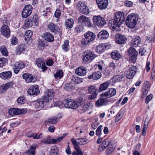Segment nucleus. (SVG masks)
<instances>
[{
  "instance_id": "37998d69",
  "label": "nucleus",
  "mask_w": 155,
  "mask_h": 155,
  "mask_svg": "<svg viewBox=\"0 0 155 155\" xmlns=\"http://www.w3.org/2000/svg\"><path fill=\"white\" fill-rule=\"evenodd\" d=\"M114 148L111 144H109L108 147H107V149L105 153L107 155H109L114 150Z\"/></svg>"
},
{
  "instance_id": "20e7f679",
  "label": "nucleus",
  "mask_w": 155,
  "mask_h": 155,
  "mask_svg": "<svg viewBox=\"0 0 155 155\" xmlns=\"http://www.w3.org/2000/svg\"><path fill=\"white\" fill-rule=\"evenodd\" d=\"M96 57V55L93 51L87 50L85 51L84 52L83 60V61L85 62H90Z\"/></svg>"
},
{
  "instance_id": "9d476101",
  "label": "nucleus",
  "mask_w": 155,
  "mask_h": 155,
  "mask_svg": "<svg viewBox=\"0 0 155 155\" xmlns=\"http://www.w3.org/2000/svg\"><path fill=\"white\" fill-rule=\"evenodd\" d=\"M27 112L26 109H19L16 108H12L8 110V113L10 115L12 116L14 115L24 114Z\"/></svg>"
},
{
  "instance_id": "4468645a",
  "label": "nucleus",
  "mask_w": 155,
  "mask_h": 155,
  "mask_svg": "<svg viewBox=\"0 0 155 155\" xmlns=\"http://www.w3.org/2000/svg\"><path fill=\"white\" fill-rule=\"evenodd\" d=\"M27 92L28 94L31 95H37L40 93L39 87L38 85H35L31 86L28 90Z\"/></svg>"
},
{
  "instance_id": "7ed1b4c3",
  "label": "nucleus",
  "mask_w": 155,
  "mask_h": 155,
  "mask_svg": "<svg viewBox=\"0 0 155 155\" xmlns=\"http://www.w3.org/2000/svg\"><path fill=\"white\" fill-rule=\"evenodd\" d=\"M138 17V15L136 13H132L129 14L126 20V25L130 28H134L137 24Z\"/></svg>"
},
{
  "instance_id": "49530a36",
  "label": "nucleus",
  "mask_w": 155,
  "mask_h": 155,
  "mask_svg": "<svg viewBox=\"0 0 155 155\" xmlns=\"http://www.w3.org/2000/svg\"><path fill=\"white\" fill-rule=\"evenodd\" d=\"M61 10L60 9H57L54 12V16L57 19V21H58L60 19V17L61 16Z\"/></svg>"
},
{
  "instance_id": "8fccbe9b",
  "label": "nucleus",
  "mask_w": 155,
  "mask_h": 155,
  "mask_svg": "<svg viewBox=\"0 0 155 155\" xmlns=\"http://www.w3.org/2000/svg\"><path fill=\"white\" fill-rule=\"evenodd\" d=\"M102 126L100 125L96 130L95 134L98 136H100L102 134L101 131L102 130Z\"/></svg>"
},
{
  "instance_id": "a211bd4d",
  "label": "nucleus",
  "mask_w": 155,
  "mask_h": 155,
  "mask_svg": "<svg viewBox=\"0 0 155 155\" xmlns=\"http://www.w3.org/2000/svg\"><path fill=\"white\" fill-rule=\"evenodd\" d=\"M116 42L119 44H124L127 41V38L124 35L117 34L115 35Z\"/></svg>"
},
{
  "instance_id": "423d86ee",
  "label": "nucleus",
  "mask_w": 155,
  "mask_h": 155,
  "mask_svg": "<svg viewBox=\"0 0 155 155\" xmlns=\"http://www.w3.org/2000/svg\"><path fill=\"white\" fill-rule=\"evenodd\" d=\"M48 102V99L43 96L35 101V107L37 109L44 108Z\"/></svg>"
},
{
  "instance_id": "052dcab7",
  "label": "nucleus",
  "mask_w": 155,
  "mask_h": 155,
  "mask_svg": "<svg viewBox=\"0 0 155 155\" xmlns=\"http://www.w3.org/2000/svg\"><path fill=\"white\" fill-rule=\"evenodd\" d=\"M83 27L82 26L77 25L75 27V31L77 33L80 32L83 30Z\"/></svg>"
},
{
  "instance_id": "13d9d810",
  "label": "nucleus",
  "mask_w": 155,
  "mask_h": 155,
  "mask_svg": "<svg viewBox=\"0 0 155 155\" xmlns=\"http://www.w3.org/2000/svg\"><path fill=\"white\" fill-rule=\"evenodd\" d=\"M50 153L58 154L57 147L56 146L52 147L50 151Z\"/></svg>"
},
{
  "instance_id": "72a5a7b5",
  "label": "nucleus",
  "mask_w": 155,
  "mask_h": 155,
  "mask_svg": "<svg viewBox=\"0 0 155 155\" xmlns=\"http://www.w3.org/2000/svg\"><path fill=\"white\" fill-rule=\"evenodd\" d=\"M107 46L104 44H101L97 45L96 47V52L101 54L106 49Z\"/></svg>"
},
{
  "instance_id": "7c9ffc66",
  "label": "nucleus",
  "mask_w": 155,
  "mask_h": 155,
  "mask_svg": "<svg viewBox=\"0 0 155 155\" xmlns=\"http://www.w3.org/2000/svg\"><path fill=\"white\" fill-rule=\"evenodd\" d=\"M32 32L31 30H28L25 32V38L26 42L28 43L30 40L32 39Z\"/></svg>"
},
{
  "instance_id": "5fc2aeb1",
  "label": "nucleus",
  "mask_w": 155,
  "mask_h": 155,
  "mask_svg": "<svg viewBox=\"0 0 155 155\" xmlns=\"http://www.w3.org/2000/svg\"><path fill=\"white\" fill-rule=\"evenodd\" d=\"M146 120L145 121V123L143 126V130H142V135L143 136H145L146 134L145 132L146 130L148 127V122H147V124H146Z\"/></svg>"
},
{
  "instance_id": "4be33fe9",
  "label": "nucleus",
  "mask_w": 155,
  "mask_h": 155,
  "mask_svg": "<svg viewBox=\"0 0 155 155\" xmlns=\"http://www.w3.org/2000/svg\"><path fill=\"white\" fill-rule=\"evenodd\" d=\"M87 72V69L84 67H78L75 70L76 74L79 76H84Z\"/></svg>"
},
{
  "instance_id": "5701e85b",
  "label": "nucleus",
  "mask_w": 155,
  "mask_h": 155,
  "mask_svg": "<svg viewBox=\"0 0 155 155\" xmlns=\"http://www.w3.org/2000/svg\"><path fill=\"white\" fill-rule=\"evenodd\" d=\"M95 103V105L98 107H100L102 106L106 105L108 104V101L107 99L101 97Z\"/></svg>"
},
{
  "instance_id": "680f3d73",
  "label": "nucleus",
  "mask_w": 155,
  "mask_h": 155,
  "mask_svg": "<svg viewBox=\"0 0 155 155\" xmlns=\"http://www.w3.org/2000/svg\"><path fill=\"white\" fill-rule=\"evenodd\" d=\"M34 139H39L42 137V133H38L37 134L34 133Z\"/></svg>"
},
{
  "instance_id": "1a4fd4ad",
  "label": "nucleus",
  "mask_w": 155,
  "mask_h": 155,
  "mask_svg": "<svg viewBox=\"0 0 155 155\" xmlns=\"http://www.w3.org/2000/svg\"><path fill=\"white\" fill-rule=\"evenodd\" d=\"M64 105L66 108L75 109L78 107V103L70 99L64 101Z\"/></svg>"
},
{
  "instance_id": "f03ea898",
  "label": "nucleus",
  "mask_w": 155,
  "mask_h": 155,
  "mask_svg": "<svg viewBox=\"0 0 155 155\" xmlns=\"http://www.w3.org/2000/svg\"><path fill=\"white\" fill-rule=\"evenodd\" d=\"M71 141L76 151H74L72 152V155H83V152L79 147V145H83L87 144L88 143L87 139L85 138H78L75 140L72 138Z\"/></svg>"
},
{
  "instance_id": "0e129e2a",
  "label": "nucleus",
  "mask_w": 155,
  "mask_h": 155,
  "mask_svg": "<svg viewBox=\"0 0 155 155\" xmlns=\"http://www.w3.org/2000/svg\"><path fill=\"white\" fill-rule=\"evenodd\" d=\"M153 95L150 94L148 95L146 97L145 102L146 104H148L151 101L153 98Z\"/></svg>"
},
{
  "instance_id": "f3484780",
  "label": "nucleus",
  "mask_w": 155,
  "mask_h": 155,
  "mask_svg": "<svg viewBox=\"0 0 155 155\" xmlns=\"http://www.w3.org/2000/svg\"><path fill=\"white\" fill-rule=\"evenodd\" d=\"M116 90L115 88H111L108 91L102 93L101 95V97H105L107 98H109L114 95L116 94Z\"/></svg>"
},
{
  "instance_id": "338daca9",
  "label": "nucleus",
  "mask_w": 155,
  "mask_h": 155,
  "mask_svg": "<svg viewBox=\"0 0 155 155\" xmlns=\"http://www.w3.org/2000/svg\"><path fill=\"white\" fill-rule=\"evenodd\" d=\"M5 85L8 89V88H11L13 86V83L12 82H10L6 83Z\"/></svg>"
},
{
  "instance_id": "4c0bfd02",
  "label": "nucleus",
  "mask_w": 155,
  "mask_h": 155,
  "mask_svg": "<svg viewBox=\"0 0 155 155\" xmlns=\"http://www.w3.org/2000/svg\"><path fill=\"white\" fill-rule=\"evenodd\" d=\"M69 41V40H66L64 41V44L62 46V48L65 51H67L70 50Z\"/></svg>"
},
{
  "instance_id": "4d7b16f0",
  "label": "nucleus",
  "mask_w": 155,
  "mask_h": 155,
  "mask_svg": "<svg viewBox=\"0 0 155 155\" xmlns=\"http://www.w3.org/2000/svg\"><path fill=\"white\" fill-rule=\"evenodd\" d=\"M72 84L71 83H67L65 84L64 87V88L66 91H69L71 89H73L74 87L72 86Z\"/></svg>"
},
{
  "instance_id": "a878e982",
  "label": "nucleus",
  "mask_w": 155,
  "mask_h": 155,
  "mask_svg": "<svg viewBox=\"0 0 155 155\" xmlns=\"http://www.w3.org/2000/svg\"><path fill=\"white\" fill-rule=\"evenodd\" d=\"M27 46L24 44H20L18 46L15 50L16 55H20L22 52L25 51Z\"/></svg>"
},
{
  "instance_id": "3c124183",
  "label": "nucleus",
  "mask_w": 155,
  "mask_h": 155,
  "mask_svg": "<svg viewBox=\"0 0 155 155\" xmlns=\"http://www.w3.org/2000/svg\"><path fill=\"white\" fill-rule=\"evenodd\" d=\"M91 42L86 38H83L81 40V43L84 46H86L89 45Z\"/></svg>"
},
{
  "instance_id": "bb28decb",
  "label": "nucleus",
  "mask_w": 155,
  "mask_h": 155,
  "mask_svg": "<svg viewBox=\"0 0 155 155\" xmlns=\"http://www.w3.org/2000/svg\"><path fill=\"white\" fill-rule=\"evenodd\" d=\"M54 96V92L53 90H49L46 92L45 95L43 96L45 99H48V101L49 100L53 98Z\"/></svg>"
},
{
  "instance_id": "58836bf2",
  "label": "nucleus",
  "mask_w": 155,
  "mask_h": 155,
  "mask_svg": "<svg viewBox=\"0 0 155 155\" xmlns=\"http://www.w3.org/2000/svg\"><path fill=\"white\" fill-rule=\"evenodd\" d=\"M54 77L57 80L60 79L63 76V73L61 70H58L55 74H54Z\"/></svg>"
},
{
  "instance_id": "393cba45",
  "label": "nucleus",
  "mask_w": 155,
  "mask_h": 155,
  "mask_svg": "<svg viewBox=\"0 0 155 155\" xmlns=\"http://www.w3.org/2000/svg\"><path fill=\"white\" fill-rule=\"evenodd\" d=\"M12 73L11 71H8L0 73V77L4 80H8L12 76Z\"/></svg>"
},
{
  "instance_id": "2f4dec72",
  "label": "nucleus",
  "mask_w": 155,
  "mask_h": 155,
  "mask_svg": "<svg viewBox=\"0 0 155 155\" xmlns=\"http://www.w3.org/2000/svg\"><path fill=\"white\" fill-rule=\"evenodd\" d=\"M44 36L45 39L49 42H52L54 40L53 35L49 32L45 33Z\"/></svg>"
},
{
  "instance_id": "473e14b6",
  "label": "nucleus",
  "mask_w": 155,
  "mask_h": 155,
  "mask_svg": "<svg viewBox=\"0 0 155 155\" xmlns=\"http://www.w3.org/2000/svg\"><path fill=\"white\" fill-rule=\"evenodd\" d=\"M111 56L112 58L115 60H118L121 57V55L119 51L114 50L111 53Z\"/></svg>"
},
{
  "instance_id": "864d4df0",
  "label": "nucleus",
  "mask_w": 155,
  "mask_h": 155,
  "mask_svg": "<svg viewBox=\"0 0 155 155\" xmlns=\"http://www.w3.org/2000/svg\"><path fill=\"white\" fill-rule=\"evenodd\" d=\"M123 116L122 113L120 111L119 112L117 115H116V117L115 119V122H117L120 120L121 118Z\"/></svg>"
},
{
  "instance_id": "c9c22d12",
  "label": "nucleus",
  "mask_w": 155,
  "mask_h": 155,
  "mask_svg": "<svg viewBox=\"0 0 155 155\" xmlns=\"http://www.w3.org/2000/svg\"><path fill=\"white\" fill-rule=\"evenodd\" d=\"M109 86V83L107 81L101 84L98 89L99 92H101L106 90Z\"/></svg>"
},
{
  "instance_id": "c03bdc74",
  "label": "nucleus",
  "mask_w": 155,
  "mask_h": 155,
  "mask_svg": "<svg viewBox=\"0 0 155 155\" xmlns=\"http://www.w3.org/2000/svg\"><path fill=\"white\" fill-rule=\"evenodd\" d=\"M0 51L3 55L5 56L8 55L7 50L5 46H2L0 47Z\"/></svg>"
},
{
  "instance_id": "f257e3e1",
  "label": "nucleus",
  "mask_w": 155,
  "mask_h": 155,
  "mask_svg": "<svg viewBox=\"0 0 155 155\" xmlns=\"http://www.w3.org/2000/svg\"><path fill=\"white\" fill-rule=\"evenodd\" d=\"M124 21V13L123 12H117L115 14L113 19L109 21V26L113 31L117 30L116 28L119 27Z\"/></svg>"
},
{
  "instance_id": "b1692460",
  "label": "nucleus",
  "mask_w": 155,
  "mask_h": 155,
  "mask_svg": "<svg viewBox=\"0 0 155 155\" xmlns=\"http://www.w3.org/2000/svg\"><path fill=\"white\" fill-rule=\"evenodd\" d=\"M97 37L100 40L106 39L109 37V34L107 31L103 30L98 33Z\"/></svg>"
},
{
  "instance_id": "6e6552de",
  "label": "nucleus",
  "mask_w": 155,
  "mask_h": 155,
  "mask_svg": "<svg viewBox=\"0 0 155 155\" xmlns=\"http://www.w3.org/2000/svg\"><path fill=\"white\" fill-rule=\"evenodd\" d=\"M137 71V68L136 66L130 65L129 68L126 72V77L129 79L132 78L135 75Z\"/></svg>"
},
{
  "instance_id": "dca6fc26",
  "label": "nucleus",
  "mask_w": 155,
  "mask_h": 155,
  "mask_svg": "<svg viewBox=\"0 0 155 155\" xmlns=\"http://www.w3.org/2000/svg\"><path fill=\"white\" fill-rule=\"evenodd\" d=\"M36 62L38 67L41 68L43 71L44 72L47 70L48 67L45 65L44 59L41 58H38L36 59Z\"/></svg>"
},
{
  "instance_id": "bf43d9fd",
  "label": "nucleus",
  "mask_w": 155,
  "mask_h": 155,
  "mask_svg": "<svg viewBox=\"0 0 155 155\" xmlns=\"http://www.w3.org/2000/svg\"><path fill=\"white\" fill-rule=\"evenodd\" d=\"M7 90V88L5 86V84L1 85L0 86V94L5 92Z\"/></svg>"
},
{
  "instance_id": "0eeeda50",
  "label": "nucleus",
  "mask_w": 155,
  "mask_h": 155,
  "mask_svg": "<svg viewBox=\"0 0 155 155\" xmlns=\"http://www.w3.org/2000/svg\"><path fill=\"white\" fill-rule=\"evenodd\" d=\"M76 7L80 12L84 15H87L90 11L89 8L86 4L81 2H79L77 3Z\"/></svg>"
},
{
  "instance_id": "09e8293b",
  "label": "nucleus",
  "mask_w": 155,
  "mask_h": 155,
  "mask_svg": "<svg viewBox=\"0 0 155 155\" xmlns=\"http://www.w3.org/2000/svg\"><path fill=\"white\" fill-rule=\"evenodd\" d=\"M8 60L7 58H0V67H2L7 63Z\"/></svg>"
},
{
  "instance_id": "c85d7f7f",
  "label": "nucleus",
  "mask_w": 155,
  "mask_h": 155,
  "mask_svg": "<svg viewBox=\"0 0 155 155\" xmlns=\"http://www.w3.org/2000/svg\"><path fill=\"white\" fill-rule=\"evenodd\" d=\"M85 38H86L90 42L93 41L95 38L96 35L95 34L91 31H88L84 34Z\"/></svg>"
},
{
  "instance_id": "9b49d317",
  "label": "nucleus",
  "mask_w": 155,
  "mask_h": 155,
  "mask_svg": "<svg viewBox=\"0 0 155 155\" xmlns=\"http://www.w3.org/2000/svg\"><path fill=\"white\" fill-rule=\"evenodd\" d=\"M33 8L30 5H26L23 8L22 12L21 15L23 18H26L29 17L31 14Z\"/></svg>"
},
{
  "instance_id": "412c9836",
  "label": "nucleus",
  "mask_w": 155,
  "mask_h": 155,
  "mask_svg": "<svg viewBox=\"0 0 155 155\" xmlns=\"http://www.w3.org/2000/svg\"><path fill=\"white\" fill-rule=\"evenodd\" d=\"M1 31L2 34L7 38L10 36V31L8 26L6 25H3L1 28Z\"/></svg>"
},
{
  "instance_id": "69168bd1",
  "label": "nucleus",
  "mask_w": 155,
  "mask_h": 155,
  "mask_svg": "<svg viewBox=\"0 0 155 155\" xmlns=\"http://www.w3.org/2000/svg\"><path fill=\"white\" fill-rule=\"evenodd\" d=\"M68 145L67 148L65 150V152L66 154L68 155H71L72 153H71V148L69 145V143H68Z\"/></svg>"
},
{
  "instance_id": "ea45409f",
  "label": "nucleus",
  "mask_w": 155,
  "mask_h": 155,
  "mask_svg": "<svg viewBox=\"0 0 155 155\" xmlns=\"http://www.w3.org/2000/svg\"><path fill=\"white\" fill-rule=\"evenodd\" d=\"M72 81L75 84H78L82 82V79L76 76H73L72 78Z\"/></svg>"
},
{
  "instance_id": "a19ab883",
  "label": "nucleus",
  "mask_w": 155,
  "mask_h": 155,
  "mask_svg": "<svg viewBox=\"0 0 155 155\" xmlns=\"http://www.w3.org/2000/svg\"><path fill=\"white\" fill-rule=\"evenodd\" d=\"M88 91L89 93L90 94H93L94 93H97V89H96L95 86L94 85L90 86L89 87Z\"/></svg>"
},
{
  "instance_id": "774afa93",
  "label": "nucleus",
  "mask_w": 155,
  "mask_h": 155,
  "mask_svg": "<svg viewBox=\"0 0 155 155\" xmlns=\"http://www.w3.org/2000/svg\"><path fill=\"white\" fill-rule=\"evenodd\" d=\"M24 98L23 97H20L17 100V102L18 103L22 104L24 102Z\"/></svg>"
},
{
  "instance_id": "39448f33",
  "label": "nucleus",
  "mask_w": 155,
  "mask_h": 155,
  "mask_svg": "<svg viewBox=\"0 0 155 155\" xmlns=\"http://www.w3.org/2000/svg\"><path fill=\"white\" fill-rule=\"evenodd\" d=\"M128 52L130 61L133 63H135L137 60L138 52L135 48L131 47L128 49Z\"/></svg>"
},
{
  "instance_id": "cd10ccee",
  "label": "nucleus",
  "mask_w": 155,
  "mask_h": 155,
  "mask_svg": "<svg viewBox=\"0 0 155 155\" xmlns=\"http://www.w3.org/2000/svg\"><path fill=\"white\" fill-rule=\"evenodd\" d=\"M60 118L56 117H53L52 118L50 117L46 120L45 122L46 125H50V124H56Z\"/></svg>"
},
{
  "instance_id": "2eb2a0df",
  "label": "nucleus",
  "mask_w": 155,
  "mask_h": 155,
  "mask_svg": "<svg viewBox=\"0 0 155 155\" xmlns=\"http://www.w3.org/2000/svg\"><path fill=\"white\" fill-rule=\"evenodd\" d=\"M47 28L52 33L56 34L60 32V28L53 23L50 22L47 25Z\"/></svg>"
},
{
  "instance_id": "f704fd0d",
  "label": "nucleus",
  "mask_w": 155,
  "mask_h": 155,
  "mask_svg": "<svg viewBox=\"0 0 155 155\" xmlns=\"http://www.w3.org/2000/svg\"><path fill=\"white\" fill-rule=\"evenodd\" d=\"M74 24L73 19L70 18L67 19L65 21V24L66 27L68 28H71Z\"/></svg>"
},
{
  "instance_id": "e2e57ef3",
  "label": "nucleus",
  "mask_w": 155,
  "mask_h": 155,
  "mask_svg": "<svg viewBox=\"0 0 155 155\" xmlns=\"http://www.w3.org/2000/svg\"><path fill=\"white\" fill-rule=\"evenodd\" d=\"M101 77V73L100 72L94 73V80H97L99 79Z\"/></svg>"
},
{
  "instance_id": "c756f323",
  "label": "nucleus",
  "mask_w": 155,
  "mask_h": 155,
  "mask_svg": "<svg viewBox=\"0 0 155 155\" xmlns=\"http://www.w3.org/2000/svg\"><path fill=\"white\" fill-rule=\"evenodd\" d=\"M140 38L139 36H136L133 40H132L131 44L133 46L136 47L140 44Z\"/></svg>"
},
{
  "instance_id": "aec40b11",
  "label": "nucleus",
  "mask_w": 155,
  "mask_h": 155,
  "mask_svg": "<svg viewBox=\"0 0 155 155\" xmlns=\"http://www.w3.org/2000/svg\"><path fill=\"white\" fill-rule=\"evenodd\" d=\"M99 8L101 10L105 9L108 4V0H96Z\"/></svg>"
},
{
  "instance_id": "f8f14e48",
  "label": "nucleus",
  "mask_w": 155,
  "mask_h": 155,
  "mask_svg": "<svg viewBox=\"0 0 155 155\" xmlns=\"http://www.w3.org/2000/svg\"><path fill=\"white\" fill-rule=\"evenodd\" d=\"M93 20L94 24L99 27H103L106 24L104 18L100 15L94 16Z\"/></svg>"
},
{
  "instance_id": "de8ad7c7",
  "label": "nucleus",
  "mask_w": 155,
  "mask_h": 155,
  "mask_svg": "<svg viewBox=\"0 0 155 155\" xmlns=\"http://www.w3.org/2000/svg\"><path fill=\"white\" fill-rule=\"evenodd\" d=\"M32 25L33 22L32 20L31 19H28L23 25V27L24 28H26L28 27H31Z\"/></svg>"
},
{
  "instance_id": "a18cd8bd",
  "label": "nucleus",
  "mask_w": 155,
  "mask_h": 155,
  "mask_svg": "<svg viewBox=\"0 0 155 155\" xmlns=\"http://www.w3.org/2000/svg\"><path fill=\"white\" fill-rule=\"evenodd\" d=\"M41 142L43 143L48 144L52 143V140H51V137L49 136H48L42 139L41 140Z\"/></svg>"
},
{
  "instance_id": "6ab92c4d",
  "label": "nucleus",
  "mask_w": 155,
  "mask_h": 155,
  "mask_svg": "<svg viewBox=\"0 0 155 155\" xmlns=\"http://www.w3.org/2000/svg\"><path fill=\"white\" fill-rule=\"evenodd\" d=\"M22 77L23 78L25 79V81L28 83L34 82L36 80V78L33 77L31 74L28 73L23 74Z\"/></svg>"
},
{
  "instance_id": "79ce46f5",
  "label": "nucleus",
  "mask_w": 155,
  "mask_h": 155,
  "mask_svg": "<svg viewBox=\"0 0 155 155\" xmlns=\"http://www.w3.org/2000/svg\"><path fill=\"white\" fill-rule=\"evenodd\" d=\"M66 135V134H63V136L61 137H58L57 138H55V139H52V143L53 144H55L57 142H60L61 140H62L64 137Z\"/></svg>"
},
{
  "instance_id": "6e6d98bb",
  "label": "nucleus",
  "mask_w": 155,
  "mask_h": 155,
  "mask_svg": "<svg viewBox=\"0 0 155 155\" xmlns=\"http://www.w3.org/2000/svg\"><path fill=\"white\" fill-rule=\"evenodd\" d=\"M14 65L17 66L18 68H20V69L24 68L25 66V64L22 62H17Z\"/></svg>"
},
{
  "instance_id": "e433bc0d",
  "label": "nucleus",
  "mask_w": 155,
  "mask_h": 155,
  "mask_svg": "<svg viewBox=\"0 0 155 155\" xmlns=\"http://www.w3.org/2000/svg\"><path fill=\"white\" fill-rule=\"evenodd\" d=\"M37 147L36 144L32 145L30 149L27 151V155H35V150Z\"/></svg>"
},
{
  "instance_id": "603ef678",
  "label": "nucleus",
  "mask_w": 155,
  "mask_h": 155,
  "mask_svg": "<svg viewBox=\"0 0 155 155\" xmlns=\"http://www.w3.org/2000/svg\"><path fill=\"white\" fill-rule=\"evenodd\" d=\"M110 140L109 139L106 138L105 140L103 141L102 143L101 144L102 145L104 146L105 148L107 147L109 145V144H111L110 143Z\"/></svg>"
},
{
  "instance_id": "ddd939ff",
  "label": "nucleus",
  "mask_w": 155,
  "mask_h": 155,
  "mask_svg": "<svg viewBox=\"0 0 155 155\" xmlns=\"http://www.w3.org/2000/svg\"><path fill=\"white\" fill-rule=\"evenodd\" d=\"M78 21L81 24L84 23L89 27L92 26V24L89 18L84 15H82L79 17L78 19Z\"/></svg>"
}]
</instances>
